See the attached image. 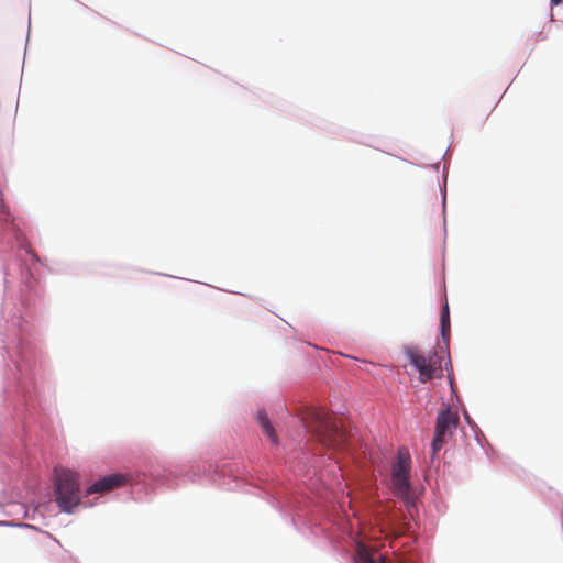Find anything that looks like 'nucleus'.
I'll return each mask as SVG.
<instances>
[{
    "instance_id": "nucleus-1",
    "label": "nucleus",
    "mask_w": 563,
    "mask_h": 563,
    "mask_svg": "<svg viewBox=\"0 0 563 563\" xmlns=\"http://www.w3.org/2000/svg\"><path fill=\"white\" fill-rule=\"evenodd\" d=\"M306 426L317 440L328 449H346V434L341 421L324 409H311L305 418Z\"/></svg>"
},
{
    "instance_id": "nucleus-9",
    "label": "nucleus",
    "mask_w": 563,
    "mask_h": 563,
    "mask_svg": "<svg viewBox=\"0 0 563 563\" xmlns=\"http://www.w3.org/2000/svg\"><path fill=\"white\" fill-rule=\"evenodd\" d=\"M363 563H375L373 559H371L369 556H365L364 558V562Z\"/></svg>"
},
{
    "instance_id": "nucleus-3",
    "label": "nucleus",
    "mask_w": 563,
    "mask_h": 563,
    "mask_svg": "<svg viewBox=\"0 0 563 563\" xmlns=\"http://www.w3.org/2000/svg\"><path fill=\"white\" fill-rule=\"evenodd\" d=\"M411 459L407 449H399L397 459L391 465V490L395 496L399 497L407 506V510L412 516L415 506V497L411 492L410 483Z\"/></svg>"
},
{
    "instance_id": "nucleus-7",
    "label": "nucleus",
    "mask_w": 563,
    "mask_h": 563,
    "mask_svg": "<svg viewBox=\"0 0 563 563\" xmlns=\"http://www.w3.org/2000/svg\"><path fill=\"white\" fill-rule=\"evenodd\" d=\"M441 334L444 341V345L448 347L450 338V311L448 302H445L441 311Z\"/></svg>"
},
{
    "instance_id": "nucleus-5",
    "label": "nucleus",
    "mask_w": 563,
    "mask_h": 563,
    "mask_svg": "<svg viewBox=\"0 0 563 563\" xmlns=\"http://www.w3.org/2000/svg\"><path fill=\"white\" fill-rule=\"evenodd\" d=\"M460 422L459 415L446 408L438 413L434 438L432 441V454L435 455L448 440L453 435Z\"/></svg>"
},
{
    "instance_id": "nucleus-4",
    "label": "nucleus",
    "mask_w": 563,
    "mask_h": 563,
    "mask_svg": "<svg viewBox=\"0 0 563 563\" xmlns=\"http://www.w3.org/2000/svg\"><path fill=\"white\" fill-rule=\"evenodd\" d=\"M448 355V347H439L429 352H423L416 347L406 350V356L411 366L419 373V382L427 383L433 378H440L443 375L442 364Z\"/></svg>"
},
{
    "instance_id": "nucleus-6",
    "label": "nucleus",
    "mask_w": 563,
    "mask_h": 563,
    "mask_svg": "<svg viewBox=\"0 0 563 563\" xmlns=\"http://www.w3.org/2000/svg\"><path fill=\"white\" fill-rule=\"evenodd\" d=\"M125 481V477L120 474H111L108 476H104L93 483L91 486H89L86 490V495H92L96 493H107L110 492L117 487H120L123 485Z\"/></svg>"
},
{
    "instance_id": "nucleus-8",
    "label": "nucleus",
    "mask_w": 563,
    "mask_h": 563,
    "mask_svg": "<svg viewBox=\"0 0 563 563\" xmlns=\"http://www.w3.org/2000/svg\"><path fill=\"white\" fill-rule=\"evenodd\" d=\"M257 419H258V422H260L261 427L263 428V430L267 434V437L271 439V441L273 443H276L277 442V437H276V433H275V430H274L273 426L269 422V419H268L267 415L265 412H263V411H260L258 416H257Z\"/></svg>"
},
{
    "instance_id": "nucleus-10",
    "label": "nucleus",
    "mask_w": 563,
    "mask_h": 563,
    "mask_svg": "<svg viewBox=\"0 0 563 563\" xmlns=\"http://www.w3.org/2000/svg\"><path fill=\"white\" fill-rule=\"evenodd\" d=\"M551 2L555 5H559L563 2V0H551Z\"/></svg>"
},
{
    "instance_id": "nucleus-2",
    "label": "nucleus",
    "mask_w": 563,
    "mask_h": 563,
    "mask_svg": "<svg viewBox=\"0 0 563 563\" xmlns=\"http://www.w3.org/2000/svg\"><path fill=\"white\" fill-rule=\"evenodd\" d=\"M80 476L68 468H55V500L63 512L71 514L80 505Z\"/></svg>"
}]
</instances>
